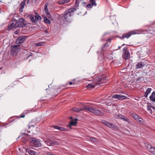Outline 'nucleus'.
<instances>
[{"label":"nucleus","mask_w":155,"mask_h":155,"mask_svg":"<svg viewBox=\"0 0 155 155\" xmlns=\"http://www.w3.org/2000/svg\"><path fill=\"white\" fill-rule=\"evenodd\" d=\"M75 7L68 9L64 13L61 14V17L63 21L65 22L71 21L72 19V13L76 10Z\"/></svg>","instance_id":"obj_1"},{"label":"nucleus","mask_w":155,"mask_h":155,"mask_svg":"<svg viewBox=\"0 0 155 155\" xmlns=\"http://www.w3.org/2000/svg\"><path fill=\"white\" fill-rule=\"evenodd\" d=\"M107 78L104 76L101 77H96L93 78V82L94 85L92 84H89L87 87V89H91L94 88V85H97L101 84L105 82V80Z\"/></svg>","instance_id":"obj_2"},{"label":"nucleus","mask_w":155,"mask_h":155,"mask_svg":"<svg viewBox=\"0 0 155 155\" xmlns=\"http://www.w3.org/2000/svg\"><path fill=\"white\" fill-rule=\"evenodd\" d=\"M155 25V22L154 23H152L151 24V26L150 27L147 29L143 30L141 32L143 34H147L149 35L147 37H152L153 35H155V28L153 27L152 25Z\"/></svg>","instance_id":"obj_3"},{"label":"nucleus","mask_w":155,"mask_h":155,"mask_svg":"<svg viewBox=\"0 0 155 155\" xmlns=\"http://www.w3.org/2000/svg\"><path fill=\"white\" fill-rule=\"evenodd\" d=\"M30 142L36 147L41 146V144L38 140L34 138L31 137L29 139Z\"/></svg>","instance_id":"obj_4"},{"label":"nucleus","mask_w":155,"mask_h":155,"mask_svg":"<svg viewBox=\"0 0 155 155\" xmlns=\"http://www.w3.org/2000/svg\"><path fill=\"white\" fill-rule=\"evenodd\" d=\"M15 21H16V27H21L26 25V23H25V20L23 18H20L18 20L15 19Z\"/></svg>","instance_id":"obj_5"},{"label":"nucleus","mask_w":155,"mask_h":155,"mask_svg":"<svg viewBox=\"0 0 155 155\" xmlns=\"http://www.w3.org/2000/svg\"><path fill=\"white\" fill-rule=\"evenodd\" d=\"M27 38V37L25 36L19 37L16 40L15 43L18 45L23 43L26 40Z\"/></svg>","instance_id":"obj_6"},{"label":"nucleus","mask_w":155,"mask_h":155,"mask_svg":"<svg viewBox=\"0 0 155 155\" xmlns=\"http://www.w3.org/2000/svg\"><path fill=\"white\" fill-rule=\"evenodd\" d=\"M135 34H136V33L134 31H130L127 33L124 34L121 37H120L119 38L121 39H124L125 38L127 39L131 35Z\"/></svg>","instance_id":"obj_7"},{"label":"nucleus","mask_w":155,"mask_h":155,"mask_svg":"<svg viewBox=\"0 0 155 155\" xmlns=\"http://www.w3.org/2000/svg\"><path fill=\"white\" fill-rule=\"evenodd\" d=\"M124 58L125 60L128 59L130 57V53L128 51L127 48L125 47L123 49Z\"/></svg>","instance_id":"obj_8"},{"label":"nucleus","mask_w":155,"mask_h":155,"mask_svg":"<svg viewBox=\"0 0 155 155\" xmlns=\"http://www.w3.org/2000/svg\"><path fill=\"white\" fill-rule=\"evenodd\" d=\"M101 123L104 124L107 126L109 127L115 129L117 127L114 124H111L110 123L106 121L105 120H102Z\"/></svg>","instance_id":"obj_9"},{"label":"nucleus","mask_w":155,"mask_h":155,"mask_svg":"<svg viewBox=\"0 0 155 155\" xmlns=\"http://www.w3.org/2000/svg\"><path fill=\"white\" fill-rule=\"evenodd\" d=\"M16 21H15V19H13L12 21H11L10 23L8 25V30L9 31L13 28H16Z\"/></svg>","instance_id":"obj_10"},{"label":"nucleus","mask_w":155,"mask_h":155,"mask_svg":"<svg viewBox=\"0 0 155 155\" xmlns=\"http://www.w3.org/2000/svg\"><path fill=\"white\" fill-rule=\"evenodd\" d=\"M107 42L104 45V46L102 47L101 48L100 52L101 53H103L104 52L106 51V49L109 46V45H107V42L109 41L110 42H111V39H108L107 40Z\"/></svg>","instance_id":"obj_11"},{"label":"nucleus","mask_w":155,"mask_h":155,"mask_svg":"<svg viewBox=\"0 0 155 155\" xmlns=\"http://www.w3.org/2000/svg\"><path fill=\"white\" fill-rule=\"evenodd\" d=\"M49 4L48 3H46L45 6L44 10L45 12V13L46 15L49 18H50L51 17V16L50 14L48 9V5Z\"/></svg>","instance_id":"obj_12"},{"label":"nucleus","mask_w":155,"mask_h":155,"mask_svg":"<svg viewBox=\"0 0 155 155\" xmlns=\"http://www.w3.org/2000/svg\"><path fill=\"white\" fill-rule=\"evenodd\" d=\"M146 147L149 152L155 154V148L148 144L146 145Z\"/></svg>","instance_id":"obj_13"},{"label":"nucleus","mask_w":155,"mask_h":155,"mask_svg":"<svg viewBox=\"0 0 155 155\" xmlns=\"http://www.w3.org/2000/svg\"><path fill=\"white\" fill-rule=\"evenodd\" d=\"M83 108L84 109L87 110L93 113H94V111L95 109L94 108L89 107L85 105L83 106Z\"/></svg>","instance_id":"obj_14"},{"label":"nucleus","mask_w":155,"mask_h":155,"mask_svg":"<svg viewBox=\"0 0 155 155\" xmlns=\"http://www.w3.org/2000/svg\"><path fill=\"white\" fill-rule=\"evenodd\" d=\"M26 2L25 0H23L21 3L20 6L19 8V12H23V8H24V6L25 5V3Z\"/></svg>","instance_id":"obj_15"},{"label":"nucleus","mask_w":155,"mask_h":155,"mask_svg":"<svg viewBox=\"0 0 155 155\" xmlns=\"http://www.w3.org/2000/svg\"><path fill=\"white\" fill-rule=\"evenodd\" d=\"M78 120L77 118H76L75 119L74 121L73 120H71L70 122V124L68 125V126H69L71 128L72 126H76V124H77V121Z\"/></svg>","instance_id":"obj_16"},{"label":"nucleus","mask_w":155,"mask_h":155,"mask_svg":"<svg viewBox=\"0 0 155 155\" xmlns=\"http://www.w3.org/2000/svg\"><path fill=\"white\" fill-rule=\"evenodd\" d=\"M25 150L29 154L31 155H36V154L37 153V152L28 148L26 149Z\"/></svg>","instance_id":"obj_17"},{"label":"nucleus","mask_w":155,"mask_h":155,"mask_svg":"<svg viewBox=\"0 0 155 155\" xmlns=\"http://www.w3.org/2000/svg\"><path fill=\"white\" fill-rule=\"evenodd\" d=\"M95 115L97 116H101L103 114V113L99 110L95 109L94 113Z\"/></svg>","instance_id":"obj_18"},{"label":"nucleus","mask_w":155,"mask_h":155,"mask_svg":"<svg viewBox=\"0 0 155 155\" xmlns=\"http://www.w3.org/2000/svg\"><path fill=\"white\" fill-rule=\"evenodd\" d=\"M25 57L24 58L25 60H27L29 57L32 56V53L31 52L26 51L25 52Z\"/></svg>","instance_id":"obj_19"},{"label":"nucleus","mask_w":155,"mask_h":155,"mask_svg":"<svg viewBox=\"0 0 155 155\" xmlns=\"http://www.w3.org/2000/svg\"><path fill=\"white\" fill-rule=\"evenodd\" d=\"M145 65L144 64L143 62H140L136 65V69L140 68H142Z\"/></svg>","instance_id":"obj_20"},{"label":"nucleus","mask_w":155,"mask_h":155,"mask_svg":"<svg viewBox=\"0 0 155 155\" xmlns=\"http://www.w3.org/2000/svg\"><path fill=\"white\" fill-rule=\"evenodd\" d=\"M53 127L54 128L58 129L60 130L66 131L68 130L66 129L63 128V127H60L59 126H58L54 125L53 126Z\"/></svg>","instance_id":"obj_21"},{"label":"nucleus","mask_w":155,"mask_h":155,"mask_svg":"<svg viewBox=\"0 0 155 155\" xmlns=\"http://www.w3.org/2000/svg\"><path fill=\"white\" fill-rule=\"evenodd\" d=\"M70 2V0H61L58 2L59 5H64Z\"/></svg>","instance_id":"obj_22"},{"label":"nucleus","mask_w":155,"mask_h":155,"mask_svg":"<svg viewBox=\"0 0 155 155\" xmlns=\"http://www.w3.org/2000/svg\"><path fill=\"white\" fill-rule=\"evenodd\" d=\"M150 99L153 101L155 103V92L153 91L151 95L150 96Z\"/></svg>","instance_id":"obj_23"},{"label":"nucleus","mask_w":155,"mask_h":155,"mask_svg":"<svg viewBox=\"0 0 155 155\" xmlns=\"http://www.w3.org/2000/svg\"><path fill=\"white\" fill-rule=\"evenodd\" d=\"M20 45H15L12 46V50H14L15 51H16V50H18L19 49ZM18 51V50H17Z\"/></svg>","instance_id":"obj_24"},{"label":"nucleus","mask_w":155,"mask_h":155,"mask_svg":"<svg viewBox=\"0 0 155 155\" xmlns=\"http://www.w3.org/2000/svg\"><path fill=\"white\" fill-rule=\"evenodd\" d=\"M83 109H84L83 107L82 108L74 107L72 109V110L74 112H78L79 111H81Z\"/></svg>","instance_id":"obj_25"},{"label":"nucleus","mask_w":155,"mask_h":155,"mask_svg":"<svg viewBox=\"0 0 155 155\" xmlns=\"http://www.w3.org/2000/svg\"><path fill=\"white\" fill-rule=\"evenodd\" d=\"M130 115L132 117L134 118L136 120H137L139 116L136 114L134 113L131 114Z\"/></svg>","instance_id":"obj_26"},{"label":"nucleus","mask_w":155,"mask_h":155,"mask_svg":"<svg viewBox=\"0 0 155 155\" xmlns=\"http://www.w3.org/2000/svg\"><path fill=\"white\" fill-rule=\"evenodd\" d=\"M42 17L43 18H44V22L47 24H50V21L49 19H48L47 17H46L45 16H42Z\"/></svg>","instance_id":"obj_27"},{"label":"nucleus","mask_w":155,"mask_h":155,"mask_svg":"<svg viewBox=\"0 0 155 155\" xmlns=\"http://www.w3.org/2000/svg\"><path fill=\"white\" fill-rule=\"evenodd\" d=\"M121 120H123L124 121H126L129 123L130 122L129 119L124 115L123 116Z\"/></svg>","instance_id":"obj_28"},{"label":"nucleus","mask_w":155,"mask_h":155,"mask_svg":"<svg viewBox=\"0 0 155 155\" xmlns=\"http://www.w3.org/2000/svg\"><path fill=\"white\" fill-rule=\"evenodd\" d=\"M90 2L93 6H97V4L95 0H90Z\"/></svg>","instance_id":"obj_29"},{"label":"nucleus","mask_w":155,"mask_h":155,"mask_svg":"<svg viewBox=\"0 0 155 155\" xmlns=\"http://www.w3.org/2000/svg\"><path fill=\"white\" fill-rule=\"evenodd\" d=\"M119 100H123L125 99H126L127 98V97L126 96H123V95H119Z\"/></svg>","instance_id":"obj_30"},{"label":"nucleus","mask_w":155,"mask_h":155,"mask_svg":"<svg viewBox=\"0 0 155 155\" xmlns=\"http://www.w3.org/2000/svg\"><path fill=\"white\" fill-rule=\"evenodd\" d=\"M50 144L52 146L58 145L59 144V143L56 141H53L51 142Z\"/></svg>","instance_id":"obj_31"},{"label":"nucleus","mask_w":155,"mask_h":155,"mask_svg":"<svg viewBox=\"0 0 155 155\" xmlns=\"http://www.w3.org/2000/svg\"><path fill=\"white\" fill-rule=\"evenodd\" d=\"M34 15H31L30 17V18L31 20V21L32 22L35 23L36 22V21L34 18Z\"/></svg>","instance_id":"obj_32"},{"label":"nucleus","mask_w":155,"mask_h":155,"mask_svg":"<svg viewBox=\"0 0 155 155\" xmlns=\"http://www.w3.org/2000/svg\"><path fill=\"white\" fill-rule=\"evenodd\" d=\"M43 44H44V42H40L38 43H36L35 44L36 46L37 47H39L41 46H43Z\"/></svg>","instance_id":"obj_33"},{"label":"nucleus","mask_w":155,"mask_h":155,"mask_svg":"<svg viewBox=\"0 0 155 155\" xmlns=\"http://www.w3.org/2000/svg\"><path fill=\"white\" fill-rule=\"evenodd\" d=\"M35 18L36 20L40 21L41 19V17L39 15L35 16Z\"/></svg>","instance_id":"obj_34"},{"label":"nucleus","mask_w":155,"mask_h":155,"mask_svg":"<svg viewBox=\"0 0 155 155\" xmlns=\"http://www.w3.org/2000/svg\"><path fill=\"white\" fill-rule=\"evenodd\" d=\"M123 115H121V114H118L117 115L116 114L115 116V117L116 118H118V119H122V117H123Z\"/></svg>","instance_id":"obj_35"},{"label":"nucleus","mask_w":155,"mask_h":155,"mask_svg":"<svg viewBox=\"0 0 155 155\" xmlns=\"http://www.w3.org/2000/svg\"><path fill=\"white\" fill-rule=\"evenodd\" d=\"M119 94H115L113 95L112 97L114 99H117L119 100Z\"/></svg>","instance_id":"obj_36"},{"label":"nucleus","mask_w":155,"mask_h":155,"mask_svg":"<svg viewBox=\"0 0 155 155\" xmlns=\"http://www.w3.org/2000/svg\"><path fill=\"white\" fill-rule=\"evenodd\" d=\"M137 121H138L140 123H141L143 121V119L140 116H139Z\"/></svg>","instance_id":"obj_37"},{"label":"nucleus","mask_w":155,"mask_h":155,"mask_svg":"<svg viewBox=\"0 0 155 155\" xmlns=\"http://www.w3.org/2000/svg\"><path fill=\"white\" fill-rule=\"evenodd\" d=\"M87 7L88 8H92L93 6L91 5V4H89L87 5Z\"/></svg>","instance_id":"obj_38"},{"label":"nucleus","mask_w":155,"mask_h":155,"mask_svg":"<svg viewBox=\"0 0 155 155\" xmlns=\"http://www.w3.org/2000/svg\"><path fill=\"white\" fill-rule=\"evenodd\" d=\"M151 90H152L151 88H148L147 89V90L146 92V93H148V94H149V93H150V92Z\"/></svg>","instance_id":"obj_39"},{"label":"nucleus","mask_w":155,"mask_h":155,"mask_svg":"<svg viewBox=\"0 0 155 155\" xmlns=\"http://www.w3.org/2000/svg\"><path fill=\"white\" fill-rule=\"evenodd\" d=\"M90 139L91 140H92L93 141H95L96 140V138H94L92 137H90Z\"/></svg>","instance_id":"obj_40"},{"label":"nucleus","mask_w":155,"mask_h":155,"mask_svg":"<svg viewBox=\"0 0 155 155\" xmlns=\"http://www.w3.org/2000/svg\"><path fill=\"white\" fill-rule=\"evenodd\" d=\"M147 110L148 111L150 110V109H151L150 107V106H149V105L147 106Z\"/></svg>","instance_id":"obj_41"},{"label":"nucleus","mask_w":155,"mask_h":155,"mask_svg":"<svg viewBox=\"0 0 155 155\" xmlns=\"http://www.w3.org/2000/svg\"><path fill=\"white\" fill-rule=\"evenodd\" d=\"M34 126L33 125H31L30 124H29L28 126V127L29 128H30L31 127H34Z\"/></svg>","instance_id":"obj_42"},{"label":"nucleus","mask_w":155,"mask_h":155,"mask_svg":"<svg viewBox=\"0 0 155 155\" xmlns=\"http://www.w3.org/2000/svg\"><path fill=\"white\" fill-rule=\"evenodd\" d=\"M148 94L147 93H146V92L145 93V95H144V97H147L148 96Z\"/></svg>","instance_id":"obj_43"},{"label":"nucleus","mask_w":155,"mask_h":155,"mask_svg":"<svg viewBox=\"0 0 155 155\" xmlns=\"http://www.w3.org/2000/svg\"><path fill=\"white\" fill-rule=\"evenodd\" d=\"M25 115H21V116H20L19 117L20 118H23V117H25Z\"/></svg>","instance_id":"obj_44"},{"label":"nucleus","mask_w":155,"mask_h":155,"mask_svg":"<svg viewBox=\"0 0 155 155\" xmlns=\"http://www.w3.org/2000/svg\"><path fill=\"white\" fill-rule=\"evenodd\" d=\"M74 84V83H72L71 82H70L69 84V85H71V84Z\"/></svg>","instance_id":"obj_45"},{"label":"nucleus","mask_w":155,"mask_h":155,"mask_svg":"<svg viewBox=\"0 0 155 155\" xmlns=\"http://www.w3.org/2000/svg\"><path fill=\"white\" fill-rule=\"evenodd\" d=\"M35 15H38V14L36 12H35Z\"/></svg>","instance_id":"obj_46"},{"label":"nucleus","mask_w":155,"mask_h":155,"mask_svg":"<svg viewBox=\"0 0 155 155\" xmlns=\"http://www.w3.org/2000/svg\"><path fill=\"white\" fill-rule=\"evenodd\" d=\"M150 111V113H151V114L152 113V110H151V109H150V110H149Z\"/></svg>","instance_id":"obj_47"},{"label":"nucleus","mask_w":155,"mask_h":155,"mask_svg":"<svg viewBox=\"0 0 155 155\" xmlns=\"http://www.w3.org/2000/svg\"><path fill=\"white\" fill-rule=\"evenodd\" d=\"M28 135L27 134L23 133L22 134V135Z\"/></svg>","instance_id":"obj_48"},{"label":"nucleus","mask_w":155,"mask_h":155,"mask_svg":"<svg viewBox=\"0 0 155 155\" xmlns=\"http://www.w3.org/2000/svg\"><path fill=\"white\" fill-rule=\"evenodd\" d=\"M45 32H46V33H48V32L47 31V30H45Z\"/></svg>","instance_id":"obj_49"},{"label":"nucleus","mask_w":155,"mask_h":155,"mask_svg":"<svg viewBox=\"0 0 155 155\" xmlns=\"http://www.w3.org/2000/svg\"><path fill=\"white\" fill-rule=\"evenodd\" d=\"M121 47H120V46H119L118 47V49H120L121 48Z\"/></svg>","instance_id":"obj_50"},{"label":"nucleus","mask_w":155,"mask_h":155,"mask_svg":"<svg viewBox=\"0 0 155 155\" xmlns=\"http://www.w3.org/2000/svg\"><path fill=\"white\" fill-rule=\"evenodd\" d=\"M70 118H71V119H72V117H70Z\"/></svg>","instance_id":"obj_51"},{"label":"nucleus","mask_w":155,"mask_h":155,"mask_svg":"<svg viewBox=\"0 0 155 155\" xmlns=\"http://www.w3.org/2000/svg\"><path fill=\"white\" fill-rule=\"evenodd\" d=\"M152 107V108L154 109H155V108H154V107Z\"/></svg>","instance_id":"obj_52"},{"label":"nucleus","mask_w":155,"mask_h":155,"mask_svg":"<svg viewBox=\"0 0 155 155\" xmlns=\"http://www.w3.org/2000/svg\"><path fill=\"white\" fill-rule=\"evenodd\" d=\"M126 45L125 44H123L122 45V46H123L124 45Z\"/></svg>","instance_id":"obj_53"},{"label":"nucleus","mask_w":155,"mask_h":155,"mask_svg":"<svg viewBox=\"0 0 155 155\" xmlns=\"http://www.w3.org/2000/svg\"><path fill=\"white\" fill-rule=\"evenodd\" d=\"M20 137L19 136L18 137V138H19Z\"/></svg>","instance_id":"obj_54"},{"label":"nucleus","mask_w":155,"mask_h":155,"mask_svg":"<svg viewBox=\"0 0 155 155\" xmlns=\"http://www.w3.org/2000/svg\"><path fill=\"white\" fill-rule=\"evenodd\" d=\"M1 2V1H0V2Z\"/></svg>","instance_id":"obj_55"}]
</instances>
